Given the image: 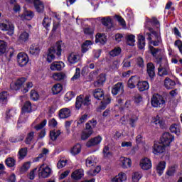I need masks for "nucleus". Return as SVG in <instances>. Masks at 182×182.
<instances>
[{
  "label": "nucleus",
  "mask_w": 182,
  "mask_h": 182,
  "mask_svg": "<svg viewBox=\"0 0 182 182\" xmlns=\"http://www.w3.org/2000/svg\"><path fill=\"white\" fill-rule=\"evenodd\" d=\"M92 134H93L92 129H87L85 127V129L82 132L81 139L82 140H87V139H89Z\"/></svg>",
  "instance_id": "c756f323"
},
{
  "label": "nucleus",
  "mask_w": 182,
  "mask_h": 182,
  "mask_svg": "<svg viewBox=\"0 0 182 182\" xmlns=\"http://www.w3.org/2000/svg\"><path fill=\"white\" fill-rule=\"evenodd\" d=\"M145 38L143 35L139 34L138 36V48L139 49H144L146 46V42L144 41Z\"/></svg>",
  "instance_id": "ea45409f"
},
{
  "label": "nucleus",
  "mask_w": 182,
  "mask_h": 182,
  "mask_svg": "<svg viewBox=\"0 0 182 182\" xmlns=\"http://www.w3.org/2000/svg\"><path fill=\"white\" fill-rule=\"evenodd\" d=\"M124 92V86L123 85V82H118L115 84L112 88V93L114 96L118 95V93H123Z\"/></svg>",
  "instance_id": "dca6fc26"
},
{
  "label": "nucleus",
  "mask_w": 182,
  "mask_h": 182,
  "mask_svg": "<svg viewBox=\"0 0 182 182\" xmlns=\"http://www.w3.org/2000/svg\"><path fill=\"white\" fill-rule=\"evenodd\" d=\"M139 167L142 170H150L151 168V161L149 158H143L139 161Z\"/></svg>",
  "instance_id": "f8f14e48"
},
{
  "label": "nucleus",
  "mask_w": 182,
  "mask_h": 182,
  "mask_svg": "<svg viewBox=\"0 0 182 182\" xmlns=\"http://www.w3.org/2000/svg\"><path fill=\"white\" fill-rule=\"evenodd\" d=\"M30 97L31 100L36 101L38 99H39V94H38V92L32 90L31 91Z\"/></svg>",
  "instance_id": "e2e57ef3"
},
{
  "label": "nucleus",
  "mask_w": 182,
  "mask_h": 182,
  "mask_svg": "<svg viewBox=\"0 0 182 182\" xmlns=\"http://www.w3.org/2000/svg\"><path fill=\"white\" fill-rule=\"evenodd\" d=\"M149 50L151 51L152 56H154V58L156 59V62H157V58H164V56L163 55H157L159 53V49L154 48V47L150 46Z\"/></svg>",
  "instance_id": "8fccbe9b"
},
{
  "label": "nucleus",
  "mask_w": 182,
  "mask_h": 182,
  "mask_svg": "<svg viewBox=\"0 0 182 182\" xmlns=\"http://www.w3.org/2000/svg\"><path fill=\"white\" fill-rule=\"evenodd\" d=\"M106 41L107 38L105 34L97 33L95 36V42L96 43H101L102 45L106 43Z\"/></svg>",
  "instance_id": "7c9ffc66"
},
{
  "label": "nucleus",
  "mask_w": 182,
  "mask_h": 182,
  "mask_svg": "<svg viewBox=\"0 0 182 182\" xmlns=\"http://www.w3.org/2000/svg\"><path fill=\"white\" fill-rule=\"evenodd\" d=\"M127 180V176L123 173L120 172L118 175L114 176L111 179L112 182H123Z\"/></svg>",
  "instance_id": "393cba45"
},
{
  "label": "nucleus",
  "mask_w": 182,
  "mask_h": 182,
  "mask_svg": "<svg viewBox=\"0 0 182 182\" xmlns=\"http://www.w3.org/2000/svg\"><path fill=\"white\" fill-rule=\"evenodd\" d=\"M30 168H31V162H26L23 164L20 171L21 173H25V171H27V170H29Z\"/></svg>",
  "instance_id": "0e129e2a"
},
{
  "label": "nucleus",
  "mask_w": 182,
  "mask_h": 182,
  "mask_svg": "<svg viewBox=\"0 0 182 182\" xmlns=\"http://www.w3.org/2000/svg\"><path fill=\"white\" fill-rule=\"evenodd\" d=\"M105 82H106V75L101 74L97 77V80L94 82L95 87H100L103 86Z\"/></svg>",
  "instance_id": "b1692460"
},
{
  "label": "nucleus",
  "mask_w": 182,
  "mask_h": 182,
  "mask_svg": "<svg viewBox=\"0 0 182 182\" xmlns=\"http://www.w3.org/2000/svg\"><path fill=\"white\" fill-rule=\"evenodd\" d=\"M32 112V104L29 101H26L24 104V105L22 107V113L21 115L20 116V119L18 122L20 123H22L23 120V117H25V113H31Z\"/></svg>",
  "instance_id": "9b49d317"
},
{
  "label": "nucleus",
  "mask_w": 182,
  "mask_h": 182,
  "mask_svg": "<svg viewBox=\"0 0 182 182\" xmlns=\"http://www.w3.org/2000/svg\"><path fill=\"white\" fill-rule=\"evenodd\" d=\"M80 60V55L77 53H71L68 56V62L70 65H75Z\"/></svg>",
  "instance_id": "ddd939ff"
},
{
  "label": "nucleus",
  "mask_w": 182,
  "mask_h": 182,
  "mask_svg": "<svg viewBox=\"0 0 182 182\" xmlns=\"http://www.w3.org/2000/svg\"><path fill=\"white\" fill-rule=\"evenodd\" d=\"M166 151V146L163 144H160V142H154L152 146V153L156 156H159V154H161Z\"/></svg>",
  "instance_id": "6e6552de"
},
{
  "label": "nucleus",
  "mask_w": 182,
  "mask_h": 182,
  "mask_svg": "<svg viewBox=\"0 0 182 182\" xmlns=\"http://www.w3.org/2000/svg\"><path fill=\"white\" fill-rule=\"evenodd\" d=\"M50 18L49 17H45L43 20V26L46 28V29H48L50 26Z\"/></svg>",
  "instance_id": "bf43d9fd"
},
{
  "label": "nucleus",
  "mask_w": 182,
  "mask_h": 182,
  "mask_svg": "<svg viewBox=\"0 0 182 182\" xmlns=\"http://www.w3.org/2000/svg\"><path fill=\"white\" fill-rule=\"evenodd\" d=\"M101 168L100 166H97L94 170H90L88 172L90 176H96L98 173H100Z\"/></svg>",
  "instance_id": "774afa93"
},
{
  "label": "nucleus",
  "mask_w": 182,
  "mask_h": 182,
  "mask_svg": "<svg viewBox=\"0 0 182 182\" xmlns=\"http://www.w3.org/2000/svg\"><path fill=\"white\" fill-rule=\"evenodd\" d=\"M146 35L148 36L147 39L150 41L149 43H151V45H154V46H159L160 45L161 43L160 37L159 36L157 37V41H151V34L147 33Z\"/></svg>",
  "instance_id": "3c124183"
},
{
  "label": "nucleus",
  "mask_w": 182,
  "mask_h": 182,
  "mask_svg": "<svg viewBox=\"0 0 182 182\" xmlns=\"http://www.w3.org/2000/svg\"><path fill=\"white\" fill-rule=\"evenodd\" d=\"M83 176H85L83 169H76L72 173L71 178H73V180H80Z\"/></svg>",
  "instance_id": "412c9836"
},
{
  "label": "nucleus",
  "mask_w": 182,
  "mask_h": 182,
  "mask_svg": "<svg viewBox=\"0 0 182 182\" xmlns=\"http://www.w3.org/2000/svg\"><path fill=\"white\" fill-rule=\"evenodd\" d=\"M4 55L6 60H8V62H9V60H11V59H12V57L15 55V50L12 48H9L8 50L5 51Z\"/></svg>",
  "instance_id": "f704fd0d"
},
{
  "label": "nucleus",
  "mask_w": 182,
  "mask_h": 182,
  "mask_svg": "<svg viewBox=\"0 0 182 182\" xmlns=\"http://www.w3.org/2000/svg\"><path fill=\"white\" fill-rule=\"evenodd\" d=\"M164 86L168 90L173 89L174 86H176V81L168 78V77H166L164 81Z\"/></svg>",
  "instance_id": "4be33fe9"
},
{
  "label": "nucleus",
  "mask_w": 182,
  "mask_h": 182,
  "mask_svg": "<svg viewBox=\"0 0 182 182\" xmlns=\"http://www.w3.org/2000/svg\"><path fill=\"white\" fill-rule=\"evenodd\" d=\"M102 25L107 26V28H112L113 23H112V18L110 17H105L101 19Z\"/></svg>",
  "instance_id": "79ce46f5"
},
{
  "label": "nucleus",
  "mask_w": 182,
  "mask_h": 182,
  "mask_svg": "<svg viewBox=\"0 0 182 182\" xmlns=\"http://www.w3.org/2000/svg\"><path fill=\"white\" fill-rule=\"evenodd\" d=\"M137 87L139 92H144L145 90H149L150 85L147 81H139L137 84Z\"/></svg>",
  "instance_id": "cd10ccee"
},
{
  "label": "nucleus",
  "mask_w": 182,
  "mask_h": 182,
  "mask_svg": "<svg viewBox=\"0 0 182 182\" xmlns=\"http://www.w3.org/2000/svg\"><path fill=\"white\" fill-rule=\"evenodd\" d=\"M120 53H122V48H120V47H115L113 50H112L109 52V55L112 58L119 56V55H120Z\"/></svg>",
  "instance_id": "49530a36"
},
{
  "label": "nucleus",
  "mask_w": 182,
  "mask_h": 182,
  "mask_svg": "<svg viewBox=\"0 0 182 182\" xmlns=\"http://www.w3.org/2000/svg\"><path fill=\"white\" fill-rule=\"evenodd\" d=\"M151 103L153 107H163L166 101H164V98L161 95H155L152 97Z\"/></svg>",
  "instance_id": "423d86ee"
},
{
  "label": "nucleus",
  "mask_w": 182,
  "mask_h": 182,
  "mask_svg": "<svg viewBox=\"0 0 182 182\" xmlns=\"http://www.w3.org/2000/svg\"><path fill=\"white\" fill-rule=\"evenodd\" d=\"M96 164V160L95 156H90L86 160L87 167H91V166H95Z\"/></svg>",
  "instance_id": "864d4df0"
},
{
  "label": "nucleus",
  "mask_w": 182,
  "mask_h": 182,
  "mask_svg": "<svg viewBox=\"0 0 182 182\" xmlns=\"http://www.w3.org/2000/svg\"><path fill=\"white\" fill-rule=\"evenodd\" d=\"M0 29L1 31H7L8 35L12 36L15 31V26L9 21L5 20L3 22L0 23Z\"/></svg>",
  "instance_id": "39448f33"
},
{
  "label": "nucleus",
  "mask_w": 182,
  "mask_h": 182,
  "mask_svg": "<svg viewBox=\"0 0 182 182\" xmlns=\"http://www.w3.org/2000/svg\"><path fill=\"white\" fill-rule=\"evenodd\" d=\"M173 140L174 136L170 132H164L161 137V143L165 146H170Z\"/></svg>",
  "instance_id": "1a4fd4ad"
},
{
  "label": "nucleus",
  "mask_w": 182,
  "mask_h": 182,
  "mask_svg": "<svg viewBox=\"0 0 182 182\" xmlns=\"http://www.w3.org/2000/svg\"><path fill=\"white\" fill-rule=\"evenodd\" d=\"M29 39V34L27 32H23L18 37L19 42H26Z\"/></svg>",
  "instance_id": "5fc2aeb1"
},
{
  "label": "nucleus",
  "mask_w": 182,
  "mask_h": 182,
  "mask_svg": "<svg viewBox=\"0 0 182 182\" xmlns=\"http://www.w3.org/2000/svg\"><path fill=\"white\" fill-rule=\"evenodd\" d=\"M28 154V149L26 148H23L21 149L18 151V159L23 160V159H25L26 157V155Z\"/></svg>",
  "instance_id": "6e6d98bb"
},
{
  "label": "nucleus",
  "mask_w": 182,
  "mask_h": 182,
  "mask_svg": "<svg viewBox=\"0 0 182 182\" xmlns=\"http://www.w3.org/2000/svg\"><path fill=\"white\" fill-rule=\"evenodd\" d=\"M73 97H75V93L73 92H68L66 93V95L65 96V100L66 102H69V101L72 100V99H73Z\"/></svg>",
  "instance_id": "338daca9"
},
{
  "label": "nucleus",
  "mask_w": 182,
  "mask_h": 182,
  "mask_svg": "<svg viewBox=\"0 0 182 182\" xmlns=\"http://www.w3.org/2000/svg\"><path fill=\"white\" fill-rule=\"evenodd\" d=\"M17 62L21 68L26 66L29 62V57L25 53H19L17 55Z\"/></svg>",
  "instance_id": "9d476101"
},
{
  "label": "nucleus",
  "mask_w": 182,
  "mask_h": 182,
  "mask_svg": "<svg viewBox=\"0 0 182 182\" xmlns=\"http://www.w3.org/2000/svg\"><path fill=\"white\" fill-rule=\"evenodd\" d=\"M82 151V146L79 144H75L70 150V153L73 156H76Z\"/></svg>",
  "instance_id": "e433bc0d"
},
{
  "label": "nucleus",
  "mask_w": 182,
  "mask_h": 182,
  "mask_svg": "<svg viewBox=\"0 0 182 182\" xmlns=\"http://www.w3.org/2000/svg\"><path fill=\"white\" fill-rule=\"evenodd\" d=\"M57 56H60L62 55V47L59 44H56V46L51 47L46 55V60L48 63H50Z\"/></svg>",
  "instance_id": "f03ea898"
},
{
  "label": "nucleus",
  "mask_w": 182,
  "mask_h": 182,
  "mask_svg": "<svg viewBox=\"0 0 182 182\" xmlns=\"http://www.w3.org/2000/svg\"><path fill=\"white\" fill-rule=\"evenodd\" d=\"M48 154H49V150H48L47 149H43L42 151V153L38 155V157L35 158L33 161L36 162V161H39L40 160H45V159H46V156H48Z\"/></svg>",
  "instance_id": "473e14b6"
},
{
  "label": "nucleus",
  "mask_w": 182,
  "mask_h": 182,
  "mask_svg": "<svg viewBox=\"0 0 182 182\" xmlns=\"http://www.w3.org/2000/svg\"><path fill=\"white\" fill-rule=\"evenodd\" d=\"M157 63H160V66L158 68V75L159 76H167L169 70L167 58L166 57L157 58Z\"/></svg>",
  "instance_id": "7ed1b4c3"
},
{
  "label": "nucleus",
  "mask_w": 182,
  "mask_h": 182,
  "mask_svg": "<svg viewBox=\"0 0 182 182\" xmlns=\"http://www.w3.org/2000/svg\"><path fill=\"white\" fill-rule=\"evenodd\" d=\"M8 102V92L3 91L0 93V103H6Z\"/></svg>",
  "instance_id": "603ef678"
},
{
  "label": "nucleus",
  "mask_w": 182,
  "mask_h": 182,
  "mask_svg": "<svg viewBox=\"0 0 182 182\" xmlns=\"http://www.w3.org/2000/svg\"><path fill=\"white\" fill-rule=\"evenodd\" d=\"M41 52V47L38 44H33L30 46L29 53L31 55H36Z\"/></svg>",
  "instance_id": "72a5a7b5"
},
{
  "label": "nucleus",
  "mask_w": 182,
  "mask_h": 182,
  "mask_svg": "<svg viewBox=\"0 0 182 182\" xmlns=\"http://www.w3.org/2000/svg\"><path fill=\"white\" fill-rule=\"evenodd\" d=\"M35 16V14L32 11L25 10L21 16H20L22 21H31Z\"/></svg>",
  "instance_id": "5701e85b"
},
{
  "label": "nucleus",
  "mask_w": 182,
  "mask_h": 182,
  "mask_svg": "<svg viewBox=\"0 0 182 182\" xmlns=\"http://www.w3.org/2000/svg\"><path fill=\"white\" fill-rule=\"evenodd\" d=\"M65 68V63L62 61L53 62L50 66V70H62Z\"/></svg>",
  "instance_id": "f3484780"
},
{
  "label": "nucleus",
  "mask_w": 182,
  "mask_h": 182,
  "mask_svg": "<svg viewBox=\"0 0 182 182\" xmlns=\"http://www.w3.org/2000/svg\"><path fill=\"white\" fill-rule=\"evenodd\" d=\"M8 46V44L6 43V42L0 40V56L1 55H4V53H5V52H6V47Z\"/></svg>",
  "instance_id": "09e8293b"
},
{
  "label": "nucleus",
  "mask_w": 182,
  "mask_h": 182,
  "mask_svg": "<svg viewBox=\"0 0 182 182\" xmlns=\"http://www.w3.org/2000/svg\"><path fill=\"white\" fill-rule=\"evenodd\" d=\"M59 136H60V130H56L54 129L53 131H50V137L51 139V140H56V139H58V137H59Z\"/></svg>",
  "instance_id": "de8ad7c7"
},
{
  "label": "nucleus",
  "mask_w": 182,
  "mask_h": 182,
  "mask_svg": "<svg viewBox=\"0 0 182 182\" xmlns=\"http://www.w3.org/2000/svg\"><path fill=\"white\" fill-rule=\"evenodd\" d=\"M170 131L171 132V133H174L175 134H176V136H180V133H181V127L179 124H172L170 127Z\"/></svg>",
  "instance_id": "a19ab883"
},
{
  "label": "nucleus",
  "mask_w": 182,
  "mask_h": 182,
  "mask_svg": "<svg viewBox=\"0 0 182 182\" xmlns=\"http://www.w3.org/2000/svg\"><path fill=\"white\" fill-rule=\"evenodd\" d=\"M70 117V109H69L68 108H63L60 110V119H68V117Z\"/></svg>",
  "instance_id": "c85d7f7f"
},
{
  "label": "nucleus",
  "mask_w": 182,
  "mask_h": 182,
  "mask_svg": "<svg viewBox=\"0 0 182 182\" xmlns=\"http://www.w3.org/2000/svg\"><path fill=\"white\" fill-rule=\"evenodd\" d=\"M90 105V99L89 97H85L83 95H80L76 99L75 107L76 109H80L82 106H88Z\"/></svg>",
  "instance_id": "0eeeda50"
},
{
  "label": "nucleus",
  "mask_w": 182,
  "mask_h": 182,
  "mask_svg": "<svg viewBox=\"0 0 182 182\" xmlns=\"http://www.w3.org/2000/svg\"><path fill=\"white\" fill-rule=\"evenodd\" d=\"M146 69H147V73L149 77H151V79H153L154 76H156V73L154 71L155 70L154 64H153L152 63H149L146 65Z\"/></svg>",
  "instance_id": "bb28decb"
},
{
  "label": "nucleus",
  "mask_w": 182,
  "mask_h": 182,
  "mask_svg": "<svg viewBox=\"0 0 182 182\" xmlns=\"http://www.w3.org/2000/svg\"><path fill=\"white\" fill-rule=\"evenodd\" d=\"M65 78H66V74L62 72L54 73L52 75V79L53 80H55V82H62V80H65Z\"/></svg>",
  "instance_id": "a878e982"
},
{
  "label": "nucleus",
  "mask_w": 182,
  "mask_h": 182,
  "mask_svg": "<svg viewBox=\"0 0 182 182\" xmlns=\"http://www.w3.org/2000/svg\"><path fill=\"white\" fill-rule=\"evenodd\" d=\"M119 161L122 168H130L132 167V159L130 158L122 156Z\"/></svg>",
  "instance_id": "a211bd4d"
},
{
  "label": "nucleus",
  "mask_w": 182,
  "mask_h": 182,
  "mask_svg": "<svg viewBox=\"0 0 182 182\" xmlns=\"http://www.w3.org/2000/svg\"><path fill=\"white\" fill-rule=\"evenodd\" d=\"M91 46H92V41L87 40L82 45V52L83 53H85V52H87V50H89V49H90Z\"/></svg>",
  "instance_id": "c03bdc74"
},
{
  "label": "nucleus",
  "mask_w": 182,
  "mask_h": 182,
  "mask_svg": "<svg viewBox=\"0 0 182 182\" xmlns=\"http://www.w3.org/2000/svg\"><path fill=\"white\" fill-rule=\"evenodd\" d=\"M25 82H26V77L18 78L16 80L15 83H11L10 85V87L12 89V90H19V89H21V86H22Z\"/></svg>",
  "instance_id": "4468645a"
},
{
  "label": "nucleus",
  "mask_w": 182,
  "mask_h": 182,
  "mask_svg": "<svg viewBox=\"0 0 182 182\" xmlns=\"http://www.w3.org/2000/svg\"><path fill=\"white\" fill-rule=\"evenodd\" d=\"M166 168V161H161L156 166V172L159 176H161L164 173Z\"/></svg>",
  "instance_id": "c9c22d12"
},
{
  "label": "nucleus",
  "mask_w": 182,
  "mask_h": 182,
  "mask_svg": "<svg viewBox=\"0 0 182 182\" xmlns=\"http://www.w3.org/2000/svg\"><path fill=\"white\" fill-rule=\"evenodd\" d=\"M34 8L38 14H42L45 11V4L41 0H35L33 1Z\"/></svg>",
  "instance_id": "aec40b11"
},
{
  "label": "nucleus",
  "mask_w": 182,
  "mask_h": 182,
  "mask_svg": "<svg viewBox=\"0 0 182 182\" xmlns=\"http://www.w3.org/2000/svg\"><path fill=\"white\" fill-rule=\"evenodd\" d=\"M127 43L129 46H134L136 42V36L133 34H129L126 36Z\"/></svg>",
  "instance_id": "58836bf2"
},
{
  "label": "nucleus",
  "mask_w": 182,
  "mask_h": 182,
  "mask_svg": "<svg viewBox=\"0 0 182 182\" xmlns=\"http://www.w3.org/2000/svg\"><path fill=\"white\" fill-rule=\"evenodd\" d=\"M139 82H140V79L138 76L131 77L127 82L128 87H129V89H134V87H136V85L137 86Z\"/></svg>",
  "instance_id": "6ab92c4d"
},
{
  "label": "nucleus",
  "mask_w": 182,
  "mask_h": 182,
  "mask_svg": "<svg viewBox=\"0 0 182 182\" xmlns=\"http://www.w3.org/2000/svg\"><path fill=\"white\" fill-rule=\"evenodd\" d=\"M25 139V135L20 134L16 136L10 137L9 141L11 143H18V141H22Z\"/></svg>",
  "instance_id": "a18cd8bd"
},
{
  "label": "nucleus",
  "mask_w": 182,
  "mask_h": 182,
  "mask_svg": "<svg viewBox=\"0 0 182 182\" xmlns=\"http://www.w3.org/2000/svg\"><path fill=\"white\" fill-rule=\"evenodd\" d=\"M153 123L156 124V126H159L161 129L164 127V124H166V122L160 116L157 115L155 118L153 119L152 120Z\"/></svg>",
  "instance_id": "2f4dec72"
},
{
  "label": "nucleus",
  "mask_w": 182,
  "mask_h": 182,
  "mask_svg": "<svg viewBox=\"0 0 182 182\" xmlns=\"http://www.w3.org/2000/svg\"><path fill=\"white\" fill-rule=\"evenodd\" d=\"M87 119H89V115H87L86 114L82 115L78 119L77 124H82L85 123V122H86L87 120Z\"/></svg>",
  "instance_id": "052dcab7"
},
{
  "label": "nucleus",
  "mask_w": 182,
  "mask_h": 182,
  "mask_svg": "<svg viewBox=\"0 0 182 182\" xmlns=\"http://www.w3.org/2000/svg\"><path fill=\"white\" fill-rule=\"evenodd\" d=\"M38 173L39 178H48L52 174V168L49 166L43 164L38 167Z\"/></svg>",
  "instance_id": "20e7f679"
},
{
  "label": "nucleus",
  "mask_w": 182,
  "mask_h": 182,
  "mask_svg": "<svg viewBox=\"0 0 182 182\" xmlns=\"http://www.w3.org/2000/svg\"><path fill=\"white\" fill-rule=\"evenodd\" d=\"M93 96L95 99L97 100H102L101 102L100 106L97 109V111L102 112V110H105L106 107H107V105H109L111 102L110 97L108 95L105 96V92L103 90L100 88L95 89L93 92Z\"/></svg>",
  "instance_id": "f257e3e1"
},
{
  "label": "nucleus",
  "mask_w": 182,
  "mask_h": 182,
  "mask_svg": "<svg viewBox=\"0 0 182 182\" xmlns=\"http://www.w3.org/2000/svg\"><path fill=\"white\" fill-rule=\"evenodd\" d=\"M63 90V87L60 83H57L52 87V92L53 95H58Z\"/></svg>",
  "instance_id": "4c0bfd02"
},
{
  "label": "nucleus",
  "mask_w": 182,
  "mask_h": 182,
  "mask_svg": "<svg viewBox=\"0 0 182 182\" xmlns=\"http://www.w3.org/2000/svg\"><path fill=\"white\" fill-rule=\"evenodd\" d=\"M97 125V121H96L95 119H92L86 123L85 127L87 129H89L90 130H93V129H95V127H96Z\"/></svg>",
  "instance_id": "37998d69"
},
{
  "label": "nucleus",
  "mask_w": 182,
  "mask_h": 182,
  "mask_svg": "<svg viewBox=\"0 0 182 182\" xmlns=\"http://www.w3.org/2000/svg\"><path fill=\"white\" fill-rule=\"evenodd\" d=\"M6 165L7 167H14L15 166V159L12 158H8L6 159Z\"/></svg>",
  "instance_id": "680f3d73"
},
{
  "label": "nucleus",
  "mask_w": 182,
  "mask_h": 182,
  "mask_svg": "<svg viewBox=\"0 0 182 182\" xmlns=\"http://www.w3.org/2000/svg\"><path fill=\"white\" fill-rule=\"evenodd\" d=\"M68 164V160L66 159H60L58 164H57V167L58 168H63L65 166Z\"/></svg>",
  "instance_id": "69168bd1"
},
{
  "label": "nucleus",
  "mask_w": 182,
  "mask_h": 182,
  "mask_svg": "<svg viewBox=\"0 0 182 182\" xmlns=\"http://www.w3.org/2000/svg\"><path fill=\"white\" fill-rule=\"evenodd\" d=\"M103 155L105 159H110V157H112V153L107 146H105L103 149Z\"/></svg>",
  "instance_id": "13d9d810"
},
{
  "label": "nucleus",
  "mask_w": 182,
  "mask_h": 182,
  "mask_svg": "<svg viewBox=\"0 0 182 182\" xmlns=\"http://www.w3.org/2000/svg\"><path fill=\"white\" fill-rule=\"evenodd\" d=\"M103 140V138L100 136H95L94 138H92L90 139L87 144L86 146L87 147H93L95 146H97L102 143V141Z\"/></svg>",
  "instance_id": "2eb2a0df"
},
{
  "label": "nucleus",
  "mask_w": 182,
  "mask_h": 182,
  "mask_svg": "<svg viewBox=\"0 0 182 182\" xmlns=\"http://www.w3.org/2000/svg\"><path fill=\"white\" fill-rule=\"evenodd\" d=\"M143 177V175H141V173L140 172H134L132 174V182H139L140 181V178Z\"/></svg>",
  "instance_id": "4d7b16f0"
}]
</instances>
